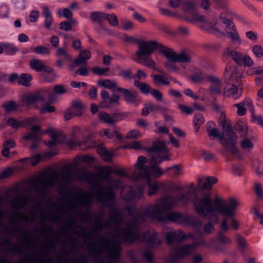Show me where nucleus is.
I'll return each mask as SVG.
<instances>
[{
  "mask_svg": "<svg viewBox=\"0 0 263 263\" xmlns=\"http://www.w3.org/2000/svg\"><path fill=\"white\" fill-rule=\"evenodd\" d=\"M190 201L193 203L195 211L198 215L201 217L208 216L210 220L214 222L218 220L217 215L218 213L232 215L236 205V202L233 199L223 204L218 197L212 199L208 195L202 198L199 197L194 187V183H192L186 193H181L175 196H165L140 211L134 210L130 206H126V210L133 219L128 227L130 229L136 228L140 231V223L147 219L162 222L171 221L191 226L201 235L202 234V222L199 218L177 211L169 212L165 216L163 215L164 213L169 211L174 207L179 205H185Z\"/></svg>",
  "mask_w": 263,
  "mask_h": 263,
  "instance_id": "obj_1",
  "label": "nucleus"
},
{
  "mask_svg": "<svg viewBox=\"0 0 263 263\" xmlns=\"http://www.w3.org/2000/svg\"><path fill=\"white\" fill-rule=\"evenodd\" d=\"M115 197V194L111 189L105 192H98L96 194L97 200L110 209V217L104 224L97 217L96 218L97 226L92 229V234L88 232L83 233L82 234V236L87 239H91L96 236L101 240L99 243L91 242L88 246L89 250V253L91 256L94 258L96 263H103V259L101 255L104 251L108 253L107 257L111 263H115L119 260L121 251L120 243L117 241H114L111 246L109 238L99 234L103 227H108L111 224L117 227L116 237L124 242L132 244L137 241L145 243L152 248L158 247L161 243L158 234L153 230H148L142 233L140 231H138V229L129 228L128 224L130 222L126 223V228H121V224L123 221V214L119 208L114 206Z\"/></svg>",
  "mask_w": 263,
  "mask_h": 263,
  "instance_id": "obj_2",
  "label": "nucleus"
},
{
  "mask_svg": "<svg viewBox=\"0 0 263 263\" xmlns=\"http://www.w3.org/2000/svg\"><path fill=\"white\" fill-rule=\"evenodd\" d=\"M148 151L151 153L149 165H144L147 160L146 157L142 156L138 157L136 164L137 170L133 175V177L135 181L140 180L141 178L160 177L163 172L157 165L163 161L170 160L168 155V149L163 141L154 142L152 147L149 148Z\"/></svg>",
  "mask_w": 263,
  "mask_h": 263,
  "instance_id": "obj_3",
  "label": "nucleus"
},
{
  "mask_svg": "<svg viewBox=\"0 0 263 263\" xmlns=\"http://www.w3.org/2000/svg\"><path fill=\"white\" fill-rule=\"evenodd\" d=\"M155 50L158 51L163 55L167 61L175 62L177 52L173 49L155 41H141L139 42V49L136 53V61L148 68L155 69L156 63L152 59L151 54Z\"/></svg>",
  "mask_w": 263,
  "mask_h": 263,
  "instance_id": "obj_4",
  "label": "nucleus"
},
{
  "mask_svg": "<svg viewBox=\"0 0 263 263\" xmlns=\"http://www.w3.org/2000/svg\"><path fill=\"white\" fill-rule=\"evenodd\" d=\"M169 4L172 8L181 6L185 13L181 18L191 23H202L201 28L209 32L217 31L220 32L221 29L218 25L215 22L209 21L203 15H199L197 11V2L196 0H170Z\"/></svg>",
  "mask_w": 263,
  "mask_h": 263,
  "instance_id": "obj_5",
  "label": "nucleus"
},
{
  "mask_svg": "<svg viewBox=\"0 0 263 263\" xmlns=\"http://www.w3.org/2000/svg\"><path fill=\"white\" fill-rule=\"evenodd\" d=\"M151 177L141 178L140 179H145V183L139 182L138 180L136 181L134 186H129L123 190L121 195L124 199L127 201H133L140 199L144 192L146 186L148 187V195L149 196L154 195L158 190L163 186V184L159 182L152 183L151 182Z\"/></svg>",
  "mask_w": 263,
  "mask_h": 263,
  "instance_id": "obj_6",
  "label": "nucleus"
},
{
  "mask_svg": "<svg viewBox=\"0 0 263 263\" xmlns=\"http://www.w3.org/2000/svg\"><path fill=\"white\" fill-rule=\"evenodd\" d=\"M220 17L223 23L226 25V29L228 34L232 40L240 43L239 36L231 21V19L237 18V14L230 9L226 8L221 13Z\"/></svg>",
  "mask_w": 263,
  "mask_h": 263,
  "instance_id": "obj_7",
  "label": "nucleus"
},
{
  "mask_svg": "<svg viewBox=\"0 0 263 263\" xmlns=\"http://www.w3.org/2000/svg\"><path fill=\"white\" fill-rule=\"evenodd\" d=\"M87 131L80 127H74L68 141V146L72 149H86L88 146L84 132Z\"/></svg>",
  "mask_w": 263,
  "mask_h": 263,
  "instance_id": "obj_8",
  "label": "nucleus"
},
{
  "mask_svg": "<svg viewBox=\"0 0 263 263\" xmlns=\"http://www.w3.org/2000/svg\"><path fill=\"white\" fill-rule=\"evenodd\" d=\"M209 136L219 139L221 143L225 147V150L223 151V154L226 155V152H229L233 156L237 155L238 149L236 146V141L232 140L226 135V133L223 132L222 134H220L218 130L216 128H212L211 130L208 132Z\"/></svg>",
  "mask_w": 263,
  "mask_h": 263,
  "instance_id": "obj_9",
  "label": "nucleus"
},
{
  "mask_svg": "<svg viewBox=\"0 0 263 263\" xmlns=\"http://www.w3.org/2000/svg\"><path fill=\"white\" fill-rule=\"evenodd\" d=\"M45 98H48L50 101H53L55 100V95L50 89L46 88L42 91L28 95L25 101L28 105H36L43 103Z\"/></svg>",
  "mask_w": 263,
  "mask_h": 263,
  "instance_id": "obj_10",
  "label": "nucleus"
},
{
  "mask_svg": "<svg viewBox=\"0 0 263 263\" xmlns=\"http://www.w3.org/2000/svg\"><path fill=\"white\" fill-rule=\"evenodd\" d=\"M224 55L231 57L232 59L239 66L245 65L251 67L253 65V61L248 55H243L236 50L228 49L224 53Z\"/></svg>",
  "mask_w": 263,
  "mask_h": 263,
  "instance_id": "obj_11",
  "label": "nucleus"
},
{
  "mask_svg": "<svg viewBox=\"0 0 263 263\" xmlns=\"http://www.w3.org/2000/svg\"><path fill=\"white\" fill-rule=\"evenodd\" d=\"M171 251L174 261L184 258L194 252L191 243L175 246L172 249Z\"/></svg>",
  "mask_w": 263,
  "mask_h": 263,
  "instance_id": "obj_12",
  "label": "nucleus"
},
{
  "mask_svg": "<svg viewBox=\"0 0 263 263\" xmlns=\"http://www.w3.org/2000/svg\"><path fill=\"white\" fill-rule=\"evenodd\" d=\"M231 240L222 232H219L216 236L212 239V250L220 252L226 251L225 247L230 244Z\"/></svg>",
  "mask_w": 263,
  "mask_h": 263,
  "instance_id": "obj_13",
  "label": "nucleus"
},
{
  "mask_svg": "<svg viewBox=\"0 0 263 263\" xmlns=\"http://www.w3.org/2000/svg\"><path fill=\"white\" fill-rule=\"evenodd\" d=\"M101 97L102 101L100 105L102 108H108L119 104L120 96L114 94L112 97H110L108 92L106 90L103 89L101 91Z\"/></svg>",
  "mask_w": 263,
  "mask_h": 263,
  "instance_id": "obj_14",
  "label": "nucleus"
},
{
  "mask_svg": "<svg viewBox=\"0 0 263 263\" xmlns=\"http://www.w3.org/2000/svg\"><path fill=\"white\" fill-rule=\"evenodd\" d=\"M40 127L38 125H34L31 127V132L24 136V138L27 140L32 141V144L30 148L32 150L35 149L41 140L40 137Z\"/></svg>",
  "mask_w": 263,
  "mask_h": 263,
  "instance_id": "obj_15",
  "label": "nucleus"
},
{
  "mask_svg": "<svg viewBox=\"0 0 263 263\" xmlns=\"http://www.w3.org/2000/svg\"><path fill=\"white\" fill-rule=\"evenodd\" d=\"M185 234L181 230H171L165 234V238L168 245H173L174 242H180L185 240Z\"/></svg>",
  "mask_w": 263,
  "mask_h": 263,
  "instance_id": "obj_16",
  "label": "nucleus"
},
{
  "mask_svg": "<svg viewBox=\"0 0 263 263\" xmlns=\"http://www.w3.org/2000/svg\"><path fill=\"white\" fill-rule=\"evenodd\" d=\"M224 77L226 83H228L229 81L236 82L242 78V76L237 67L228 65L225 68Z\"/></svg>",
  "mask_w": 263,
  "mask_h": 263,
  "instance_id": "obj_17",
  "label": "nucleus"
},
{
  "mask_svg": "<svg viewBox=\"0 0 263 263\" xmlns=\"http://www.w3.org/2000/svg\"><path fill=\"white\" fill-rule=\"evenodd\" d=\"M218 198L220 200V201L223 204H224V203H225L226 202H228L231 199H233L235 201V202H236V205H235V206L234 207V209L233 210V214H232V215L230 216V215H227L226 214H224V213H217V217H218V220L216 222H214V221H213L212 220H210V217H208V216L206 217L207 218H208L210 222L204 225V232L203 231V233H205L210 234V233H211L213 231V230H214V227H213V226L212 225V224L211 222H213V223H217L218 222V220H219V216H219V214L223 215L226 216L227 217L232 218L234 216V215L235 214V212H236V211L237 210V207L239 205V203L238 201L237 200H236L235 198H232V197L229 198L227 201H222L219 198Z\"/></svg>",
  "mask_w": 263,
  "mask_h": 263,
  "instance_id": "obj_18",
  "label": "nucleus"
},
{
  "mask_svg": "<svg viewBox=\"0 0 263 263\" xmlns=\"http://www.w3.org/2000/svg\"><path fill=\"white\" fill-rule=\"evenodd\" d=\"M30 68L37 72H44L47 73H51L53 69L48 66L45 65L43 62L37 59L31 60L29 62Z\"/></svg>",
  "mask_w": 263,
  "mask_h": 263,
  "instance_id": "obj_19",
  "label": "nucleus"
},
{
  "mask_svg": "<svg viewBox=\"0 0 263 263\" xmlns=\"http://www.w3.org/2000/svg\"><path fill=\"white\" fill-rule=\"evenodd\" d=\"M223 95L224 97H230L235 100L237 99L242 95V88L240 86L238 87L234 84H232L230 87L227 85L224 88Z\"/></svg>",
  "mask_w": 263,
  "mask_h": 263,
  "instance_id": "obj_20",
  "label": "nucleus"
},
{
  "mask_svg": "<svg viewBox=\"0 0 263 263\" xmlns=\"http://www.w3.org/2000/svg\"><path fill=\"white\" fill-rule=\"evenodd\" d=\"M219 124L222 127L223 131L226 133L227 137L231 139V141L232 140L236 141V136L233 130L232 126L227 122L225 115L223 112L221 114Z\"/></svg>",
  "mask_w": 263,
  "mask_h": 263,
  "instance_id": "obj_21",
  "label": "nucleus"
},
{
  "mask_svg": "<svg viewBox=\"0 0 263 263\" xmlns=\"http://www.w3.org/2000/svg\"><path fill=\"white\" fill-rule=\"evenodd\" d=\"M82 112V107L81 103L74 102L72 105L66 110L64 117L65 120H68L73 117L81 115Z\"/></svg>",
  "mask_w": 263,
  "mask_h": 263,
  "instance_id": "obj_22",
  "label": "nucleus"
},
{
  "mask_svg": "<svg viewBox=\"0 0 263 263\" xmlns=\"http://www.w3.org/2000/svg\"><path fill=\"white\" fill-rule=\"evenodd\" d=\"M209 81L211 83L210 89L211 93L220 95L222 91L221 81L214 76H210Z\"/></svg>",
  "mask_w": 263,
  "mask_h": 263,
  "instance_id": "obj_23",
  "label": "nucleus"
},
{
  "mask_svg": "<svg viewBox=\"0 0 263 263\" xmlns=\"http://www.w3.org/2000/svg\"><path fill=\"white\" fill-rule=\"evenodd\" d=\"M65 135L61 132H54L51 134V140L46 143L47 145L51 148L57 144H61L65 142Z\"/></svg>",
  "mask_w": 263,
  "mask_h": 263,
  "instance_id": "obj_24",
  "label": "nucleus"
},
{
  "mask_svg": "<svg viewBox=\"0 0 263 263\" xmlns=\"http://www.w3.org/2000/svg\"><path fill=\"white\" fill-rule=\"evenodd\" d=\"M171 80H174V78L165 73L155 74L153 77V82L157 85H169Z\"/></svg>",
  "mask_w": 263,
  "mask_h": 263,
  "instance_id": "obj_25",
  "label": "nucleus"
},
{
  "mask_svg": "<svg viewBox=\"0 0 263 263\" xmlns=\"http://www.w3.org/2000/svg\"><path fill=\"white\" fill-rule=\"evenodd\" d=\"M193 73L192 75L190 76V79L193 82L197 83H202L205 80L209 81V77L203 71L197 68H194V70H191Z\"/></svg>",
  "mask_w": 263,
  "mask_h": 263,
  "instance_id": "obj_26",
  "label": "nucleus"
},
{
  "mask_svg": "<svg viewBox=\"0 0 263 263\" xmlns=\"http://www.w3.org/2000/svg\"><path fill=\"white\" fill-rule=\"evenodd\" d=\"M118 91L123 94L124 100L127 103L133 104L137 101V93L136 91L121 87L118 88Z\"/></svg>",
  "mask_w": 263,
  "mask_h": 263,
  "instance_id": "obj_27",
  "label": "nucleus"
},
{
  "mask_svg": "<svg viewBox=\"0 0 263 263\" xmlns=\"http://www.w3.org/2000/svg\"><path fill=\"white\" fill-rule=\"evenodd\" d=\"M195 233L198 236V238H196V240L193 241V243L191 244L192 245V248L194 250V251L198 247H202L205 248H208L209 249L212 250V239L211 240L209 243L207 242L202 237L203 236V232H202V235H200L195 231Z\"/></svg>",
  "mask_w": 263,
  "mask_h": 263,
  "instance_id": "obj_28",
  "label": "nucleus"
},
{
  "mask_svg": "<svg viewBox=\"0 0 263 263\" xmlns=\"http://www.w3.org/2000/svg\"><path fill=\"white\" fill-rule=\"evenodd\" d=\"M42 13L45 18L44 25L47 29L51 28V25L53 22V16L47 6H44L42 7Z\"/></svg>",
  "mask_w": 263,
  "mask_h": 263,
  "instance_id": "obj_29",
  "label": "nucleus"
},
{
  "mask_svg": "<svg viewBox=\"0 0 263 263\" xmlns=\"http://www.w3.org/2000/svg\"><path fill=\"white\" fill-rule=\"evenodd\" d=\"M98 116L101 121L109 124H113L118 120L117 114L110 115L105 112H100Z\"/></svg>",
  "mask_w": 263,
  "mask_h": 263,
  "instance_id": "obj_30",
  "label": "nucleus"
},
{
  "mask_svg": "<svg viewBox=\"0 0 263 263\" xmlns=\"http://www.w3.org/2000/svg\"><path fill=\"white\" fill-rule=\"evenodd\" d=\"M97 152L105 162H111L112 161L114 153L108 151L103 145H99Z\"/></svg>",
  "mask_w": 263,
  "mask_h": 263,
  "instance_id": "obj_31",
  "label": "nucleus"
},
{
  "mask_svg": "<svg viewBox=\"0 0 263 263\" xmlns=\"http://www.w3.org/2000/svg\"><path fill=\"white\" fill-rule=\"evenodd\" d=\"M98 84L101 87L111 90L114 93L118 92V87L116 81H111L108 79L100 80L98 82Z\"/></svg>",
  "mask_w": 263,
  "mask_h": 263,
  "instance_id": "obj_32",
  "label": "nucleus"
},
{
  "mask_svg": "<svg viewBox=\"0 0 263 263\" xmlns=\"http://www.w3.org/2000/svg\"><path fill=\"white\" fill-rule=\"evenodd\" d=\"M191 61L192 57L187 49H182L179 53H177L175 62L190 63Z\"/></svg>",
  "mask_w": 263,
  "mask_h": 263,
  "instance_id": "obj_33",
  "label": "nucleus"
},
{
  "mask_svg": "<svg viewBox=\"0 0 263 263\" xmlns=\"http://www.w3.org/2000/svg\"><path fill=\"white\" fill-rule=\"evenodd\" d=\"M57 154V151H53L48 152L43 155L36 154L31 157L30 162L32 165L35 166L41 161L42 157H51Z\"/></svg>",
  "mask_w": 263,
  "mask_h": 263,
  "instance_id": "obj_34",
  "label": "nucleus"
},
{
  "mask_svg": "<svg viewBox=\"0 0 263 263\" xmlns=\"http://www.w3.org/2000/svg\"><path fill=\"white\" fill-rule=\"evenodd\" d=\"M55 55L60 59H62L64 61L71 62L72 58L68 53L67 51L63 48H59L55 52Z\"/></svg>",
  "mask_w": 263,
  "mask_h": 263,
  "instance_id": "obj_35",
  "label": "nucleus"
},
{
  "mask_svg": "<svg viewBox=\"0 0 263 263\" xmlns=\"http://www.w3.org/2000/svg\"><path fill=\"white\" fill-rule=\"evenodd\" d=\"M55 178L53 177H50L49 178L46 179L45 181H43L40 178H39L34 183V186L37 189L44 191L45 188L44 185L45 183L47 184L52 185L53 184Z\"/></svg>",
  "mask_w": 263,
  "mask_h": 263,
  "instance_id": "obj_36",
  "label": "nucleus"
},
{
  "mask_svg": "<svg viewBox=\"0 0 263 263\" xmlns=\"http://www.w3.org/2000/svg\"><path fill=\"white\" fill-rule=\"evenodd\" d=\"M90 57V52L88 50H83L80 52L79 57L76 59L74 62L76 65H79L86 63V61Z\"/></svg>",
  "mask_w": 263,
  "mask_h": 263,
  "instance_id": "obj_37",
  "label": "nucleus"
},
{
  "mask_svg": "<svg viewBox=\"0 0 263 263\" xmlns=\"http://www.w3.org/2000/svg\"><path fill=\"white\" fill-rule=\"evenodd\" d=\"M236 130L239 133L241 137H246L248 135V127L246 122L238 121L235 126Z\"/></svg>",
  "mask_w": 263,
  "mask_h": 263,
  "instance_id": "obj_38",
  "label": "nucleus"
},
{
  "mask_svg": "<svg viewBox=\"0 0 263 263\" xmlns=\"http://www.w3.org/2000/svg\"><path fill=\"white\" fill-rule=\"evenodd\" d=\"M97 169L99 171L98 176L106 179H108L109 175L113 173L112 169L108 166L98 167Z\"/></svg>",
  "mask_w": 263,
  "mask_h": 263,
  "instance_id": "obj_39",
  "label": "nucleus"
},
{
  "mask_svg": "<svg viewBox=\"0 0 263 263\" xmlns=\"http://www.w3.org/2000/svg\"><path fill=\"white\" fill-rule=\"evenodd\" d=\"M15 145L14 142L11 140H6L3 144V149L2 154L4 157H8L9 155V149L14 147Z\"/></svg>",
  "mask_w": 263,
  "mask_h": 263,
  "instance_id": "obj_40",
  "label": "nucleus"
},
{
  "mask_svg": "<svg viewBox=\"0 0 263 263\" xmlns=\"http://www.w3.org/2000/svg\"><path fill=\"white\" fill-rule=\"evenodd\" d=\"M134 85L144 94H148L150 93L152 88L145 83L140 82L139 81L135 80Z\"/></svg>",
  "mask_w": 263,
  "mask_h": 263,
  "instance_id": "obj_41",
  "label": "nucleus"
},
{
  "mask_svg": "<svg viewBox=\"0 0 263 263\" xmlns=\"http://www.w3.org/2000/svg\"><path fill=\"white\" fill-rule=\"evenodd\" d=\"M105 15L101 12L95 11L91 13L90 17L92 21L101 24L105 20Z\"/></svg>",
  "mask_w": 263,
  "mask_h": 263,
  "instance_id": "obj_42",
  "label": "nucleus"
},
{
  "mask_svg": "<svg viewBox=\"0 0 263 263\" xmlns=\"http://www.w3.org/2000/svg\"><path fill=\"white\" fill-rule=\"evenodd\" d=\"M204 119L201 114H196L194 115L193 124L196 132H198L200 126L204 123Z\"/></svg>",
  "mask_w": 263,
  "mask_h": 263,
  "instance_id": "obj_43",
  "label": "nucleus"
},
{
  "mask_svg": "<svg viewBox=\"0 0 263 263\" xmlns=\"http://www.w3.org/2000/svg\"><path fill=\"white\" fill-rule=\"evenodd\" d=\"M240 144L241 148L245 151H249L254 147V144L252 141L247 138H245L241 140Z\"/></svg>",
  "mask_w": 263,
  "mask_h": 263,
  "instance_id": "obj_44",
  "label": "nucleus"
},
{
  "mask_svg": "<svg viewBox=\"0 0 263 263\" xmlns=\"http://www.w3.org/2000/svg\"><path fill=\"white\" fill-rule=\"evenodd\" d=\"M32 80V77L29 73H22L20 76L18 84L25 86L30 85V82Z\"/></svg>",
  "mask_w": 263,
  "mask_h": 263,
  "instance_id": "obj_45",
  "label": "nucleus"
},
{
  "mask_svg": "<svg viewBox=\"0 0 263 263\" xmlns=\"http://www.w3.org/2000/svg\"><path fill=\"white\" fill-rule=\"evenodd\" d=\"M79 197H80V200L79 201L80 205L85 206L87 208L88 210H89V208H90L92 203V200L91 197L88 196L84 198L82 197L81 195H80Z\"/></svg>",
  "mask_w": 263,
  "mask_h": 263,
  "instance_id": "obj_46",
  "label": "nucleus"
},
{
  "mask_svg": "<svg viewBox=\"0 0 263 263\" xmlns=\"http://www.w3.org/2000/svg\"><path fill=\"white\" fill-rule=\"evenodd\" d=\"M93 173L85 170L80 174L79 178L82 181L90 182L93 179Z\"/></svg>",
  "mask_w": 263,
  "mask_h": 263,
  "instance_id": "obj_47",
  "label": "nucleus"
},
{
  "mask_svg": "<svg viewBox=\"0 0 263 263\" xmlns=\"http://www.w3.org/2000/svg\"><path fill=\"white\" fill-rule=\"evenodd\" d=\"M217 179L213 176H209L207 177L206 181L203 184V187L206 190H210L213 184L217 182Z\"/></svg>",
  "mask_w": 263,
  "mask_h": 263,
  "instance_id": "obj_48",
  "label": "nucleus"
},
{
  "mask_svg": "<svg viewBox=\"0 0 263 263\" xmlns=\"http://www.w3.org/2000/svg\"><path fill=\"white\" fill-rule=\"evenodd\" d=\"M6 123V124L12 127L13 128L15 129L22 126V121H18L13 118H9Z\"/></svg>",
  "mask_w": 263,
  "mask_h": 263,
  "instance_id": "obj_49",
  "label": "nucleus"
},
{
  "mask_svg": "<svg viewBox=\"0 0 263 263\" xmlns=\"http://www.w3.org/2000/svg\"><path fill=\"white\" fill-rule=\"evenodd\" d=\"M33 51L34 53L38 54L49 55L50 49L44 46H38L33 49Z\"/></svg>",
  "mask_w": 263,
  "mask_h": 263,
  "instance_id": "obj_50",
  "label": "nucleus"
},
{
  "mask_svg": "<svg viewBox=\"0 0 263 263\" xmlns=\"http://www.w3.org/2000/svg\"><path fill=\"white\" fill-rule=\"evenodd\" d=\"M57 13L59 16H64L68 20L72 17V13L68 8L60 9L58 10Z\"/></svg>",
  "mask_w": 263,
  "mask_h": 263,
  "instance_id": "obj_51",
  "label": "nucleus"
},
{
  "mask_svg": "<svg viewBox=\"0 0 263 263\" xmlns=\"http://www.w3.org/2000/svg\"><path fill=\"white\" fill-rule=\"evenodd\" d=\"M92 72L99 76H105L107 75L106 73L109 71V68L108 67L101 68L98 66L92 68Z\"/></svg>",
  "mask_w": 263,
  "mask_h": 263,
  "instance_id": "obj_52",
  "label": "nucleus"
},
{
  "mask_svg": "<svg viewBox=\"0 0 263 263\" xmlns=\"http://www.w3.org/2000/svg\"><path fill=\"white\" fill-rule=\"evenodd\" d=\"M236 241L239 249L243 251L247 246L246 239L241 235H237L236 236Z\"/></svg>",
  "mask_w": 263,
  "mask_h": 263,
  "instance_id": "obj_53",
  "label": "nucleus"
},
{
  "mask_svg": "<svg viewBox=\"0 0 263 263\" xmlns=\"http://www.w3.org/2000/svg\"><path fill=\"white\" fill-rule=\"evenodd\" d=\"M105 19L108 21L109 24L112 26L116 27L118 24L117 17L114 14H106Z\"/></svg>",
  "mask_w": 263,
  "mask_h": 263,
  "instance_id": "obj_54",
  "label": "nucleus"
},
{
  "mask_svg": "<svg viewBox=\"0 0 263 263\" xmlns=\"http://www.w3.org/2000/svg\"><path fill=\"white\" fill-rule=\"evenodd\" d=\"M167 171L170 172V174L174 176L179 175L181 173V167L178 165L168 167Z\"/></svg>",
  "mask_w": 263,
  "mask_h": 263,
  "instance_id": "obj_55",
  "label": "nucleus"
},
{
  "mask_svg": "<svg viewBox=\"0 0 263 263\" xmlns=\"http://www.w3.org/2000/svg\"><path fill=\"white\" fill-rule=\"evenodd\" d=\"M12 3L16 9L24 10L26 6V0H11Z\"/></svg>",
  "mask_w": 263,
  "mask_h": 263,
  "instance_id": "obj_56",
  "label": "nucleus"
},
{
  "mask_svg": "<svg viewBox=\"0 0 263 263\" xmlns=\"http://www.w3.org/2000/svg\"><path fill=\"white\" fill-rule=\"evenodd\" d=\"M252 52L254 55L257 58H261L263 55V49L260 45H254L252 47Z\"/></svg>",
  "mask_w": 263,
  "mask_h": 263,
  "instance_id": "obj_57",
  "label": "nucleus"
},
{
  "mask_svg": "<svg viewBox=\"0 0 263 263\" xmlns=\"http://www.w3.org/2000/svg\"><path fill=\"white\" fill-rule=\"evenodd\" d=\"M177 34L183 36L189 35L190 34V29L186 26H179L177 29Z\"/></svg>",
  "mask_w": 263,
  "mask_h": 263,
  "instance_id": "obj_58",
  "label": "nucleus"
},
{
  "mask_svg": "<svg viewBox=\"0 0 263 263\" xmlns=\"http://www.w3.org/2000/svg\"><path fill=\"white\" fill-rule=\"evenodd\" d=\"M141 136V134L138 130L133 129L127 133L126 138L127 139H135L138 138Z\"/></svg>",
  "mask_w": 263,
  "mask_h": 263,
  "instance_id": "obj_59",
  "label": "nucleus"
},
{
  "mask_svg": "<svg viewBox=\"0 0 263 263\" xmlns=\"http://www.w3.org/2000/svg\"><path fill=\"white\" fill-rule=\"evenodd\" d=\"M254 190L258 198H263V188L260 184L255 183L254 184Z\"/></svg>",
  "mask_w": 263,
  "mask_h": 263,
  "instance_id": "obj_60",
  "label": "nucleus"
},
{
  "mask_svg": "<svg viewBox=\"0 0 263 263\" xmlns=\"http://www.w3.org/2000/svg\"><path fill=\"white\" fill-rule=\"evenodd\" d=\"M3 106L8 112L15 110L16 108V104L13 101L6 102L3 104Z\"/></svg>",
  "mask_w": 263,
  "mask_h": 263,
  "instance_id": "obj_61",
  "label": "nucleus"
},
{
  "mask_svg": "<svg viewBox=\"0 0 263 263\" xmlns=\"http://www.w3.org/2000/svg\"><path fill=\"white\" fill-rule=\"evenodd\" d=\"M5 51L9 54H13L16 51V48L11 44L5 43Z\"/></svg>",
  "mask_w": 263,
  "mask_h": 263,
  "instance_id": "obj_62",
  "label": "nucleus"
},
{
  "mask_svg": "<svg viewBox=\"0 0 263 263\" xmlns=\"http://www.w3.org/2000/svg\"><path fill=\"white\" fill-rule=\"evenodd\" d=\"M78 74L82 76H86L88 74V71L86 66L81 67L79 69L75 71L74 76L76 77Z\"/></svg>",
  "mask_w": 263,
  "mask_h": 263,
  "instance_id": "obj_63",
  "label": "nucleus"
},
{
  "mask_svg": "<svg viewBox=\"0 0 263 263\" xmlns=\"http://www.w3.org/2000/svg\"><path fill=\"white\" fill-rule=\"evenodd\" d=\"M150 93L157 101H161L162 100V93L160 91L153 88Z\"/></svg>",
  "mask_w": 263,
  "mask_h": 263,
  "instance_id": "obj_64",
  "label": "nucleus"
}]
</instances>
